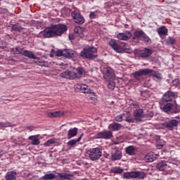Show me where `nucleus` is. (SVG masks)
I'll return each instance as SVG.
<instances>
[{"label": "nucleus", "mask_w": 180, "mask_h": 180, "mask_svg": "<svg viewBox=\"0 0 180 180\" xmlns=\"http://www.w3.org/2000/svg\"><path fill=\"white\" fill-rule=\"evenodd\" d=\"M67 30L65 25L58 24L47 27L40 33L45 38L56 37V36H61L65 32H67Z\"/></svg>", "instance_id": "f257e3e1"}, {"label": "nucleus", "mask_w": 180, "mask_h": 180, "mask_svg": "<svg viewBox=\"0 0 180 180\" xmlns=\"http://www.w3.org/2000/svg\"><path fill=\"white\" fill-rule=\"evenodd\" d=\"M82 58L87 60H94L98 57V49L94 46H86L80 53Z\"/></svg>", "instance_id": "f03ea898"}, {"label": "nucleus", "mask_w": 180, "mask_h": 180, "mask_svg": "<svg viewBox=\"0 0 180 180\" xmlns=\"http://www.w3.org/2000/svg\"><path fill=\"white\" fill-rule=\"evenodd\" d=\"M146 176L147 175L146 173L139 171L127 172L123 174V178L124 179H131V178L135 179H144Z\"/></svg>", "instance_id": "7ed1b4c3"}, {"label": "nucleus", "mask_w": 180, "mask_h": 180, "mask_svg": "<svg viewBox=\"0 0 180 180\" xmlns=\"http://www.w3.org/2000/svg\"><path fill=\"white\" fill-rule=\"evenodd\" d=\"M89 158L91 161H96L102 157V148H94L89 150Z\"/></svg>", "instance_id": "20e7f679"}, {"label": "nucleus", "mask_w": 180, "mask_h": 180, "mask_svg": "<svg viewBox=\"0 0 180 180\" xmlns=\"http://www.w3.org/2000/svg\"><path fill=\"white\" fill-rule=\"evenodd\" d=\"M113 137V134L111 131H103L98 134H96L93 139H103L104 140H109V139H112Z\"/></svg>", "instance_id": "39448f33"}, {"label": "nucleus", "mask_w": 180, "mask_h": 180, "mask_svg": "<svg viewBox=\"0 0 180 180\" xmlns=\"http://www.w3.org/2000/svg\"><path fill=\"white\" fill-rule=\"evenodd\" d=\"M71 15L75 23H77L78 25H83V23H84L85 18H84V16H82L81 13L77 11H72Z\"/></svg>", "instance_id": "423d86ee"}, {"label": "nucleus", "mask_w": 180, "mask_h": 180, "mask_svg": "<svg viewBox=\"0 0 180 180\" xmlns=\"http://www.w3.org/2000/svg\"><path fill=\"white\" fill-rule=\"evenodd\" d=\"M61 78H65L66 79H76L78 78V75L75 72L65 71L60 74Z\"/></svg>", "instance_id": "0eeeda50"}, {"label": "nucleus", "mask_w": 180, "mask_h": 180, "mask_svg": "<svg viewBox=\"0 0 180 180\" xmlns=\"http://www.w3.org/2000/svg\"><path fill=\"white\" fill-rule=\"evenodd\" d=\"M178 124H179V122L176 120H171L162 124L164 127H166L168 130H174V127H178Z\"/></svg>", "instance_id": "6e6552de"}, {"label": "nucleus", "mask_w": 180, "mask_h": 180, "mask_svg": "<svg viewBox=\"0 0 180 180\" xmlns=\"http://www.w3.org/2000/svg\"><path fill=\"white\" fill-rule=\"evenodd\" d=\"M148 74H153V70L151 69H140L139 70L134 73V77L138 78L141 75H148Z\"/></svg>", "instance_id": "1a4fd4ad"}, {"label": "nucleus", "mask_w": 180, "mask_h": 180, "mask_svg": "<svg viewBox=\"0 0 180 180\" xmlns=\"http://www.w3.org/2000/svg\"><path fill=\"white\" fill-rule=\"evenodd\" d=\"M109 46L113 49L116 53H122V46L119 44H117V42H116V40L115 39H110L108 41Z\"/></svg>", "instance_id": "9d476101"}, {"label": "nucleus", "mask_w": 180, "mask_h": 180, "mask_svg": "<svg viewBox=\"0 0 180 180\" xmlns=\"http://www.w3.org/2000/svg\"><path fill=\"white\" fill-rule=\"evenodd\" d=\"M104 78L107 79H112L115 74L113 73V69L111 68H105L103 70Z\"/></svg>", "instance_id": "9b49d317"}, {"label": "nucleus", "mask_w": 180, "mask_h": 180, "mask_svg": "<svg viewBox=\"0 0 180 180\" xmlns=\"http://www.w3.org/2000/svg\"><path fill=\"white\" fill-rule=\"evenodd\" d=\"M122 157L123 154L122 153V150L117 149L112 153L110 160L111 161H119V160H122Z\"/></svg>", "instance_id": "f8f14e48"}, {"label": "nucleus", "mask_w": 180, "mask_h": 180, "mask_svg": "<svg viewBox=\"0 0 180 180\" xmlns=\"http://www.w3.org/2000/svg\"><path fill=\"white\" fill-rule=\"evenodd\" d=\"M117 37L119 40H129V39L131 38V32H130V31H127L126 32L119 33L117 35Z\"/></svg>", "instance_id": "ddd939ff"}, {"label": "nucleus", "mask_w": 180, "mask_h": 180, "mask_svg": "<svg viewBox=\"0 0 180 180\" xmlns=\"http://www.w3.org/2000/svg\"><path fill=\"white\" fill-rule=\"evenodd\" d=\"M162 99L165 102H171V101H174V99H175V94L169 91L164 94Z\"/></svg>", "instance_id": "4468645a"}, {"label": "nucleus", "mask_w": 180, "mask_h": 180, "mask_svg": "<svg viewBox=\"0 0 180 180\" xmlns=\"http://www.w3.org/2000/svg\"><path fill=\"white\" fill-rule=\"evenodd\" d=\"M145 32L143 30H137L134 33L133 40L135 43H140V37L144 36Z\"/></svg>", "instance_id": "2eb2a0df"}, {"label": "nucleus", "mask_w": 180, "mask_h": 180, "mask_svg": "<svg viewBox=\"0 0 180 180\" xmlns=\"http://www.w3.org/2000/svg\"><path fill=\"white\" fill-rule=\"evenodd\" d=\"M157 158H158V155L154 154V153L153 152L148 153L145 156V160L146 161V162H153V161H155Z\"/></svg>", "instance_id": "dca6fc26"}, {"label": "nucleus", "mask_w": 180, "mask_h": 180, "mask_svg": "<svg viewBox=\"0 0 180 180\" xmlns=\"http://www.w3.org/2000/svg\"><path fill=\"white\" fill-rule=\"evenodd\" d=\"M153 54V50L150 49L145 48L144 50L141 51L140 53V57L141 58H147Z\"/></svg>", "instance_id": "f3484780"}, {"label": "nucleus", "mask_w": 180, "mask_h": 180, "mask_svg": "<svg viewBox=\"0 0 180 180\" xmlns=\"http://www.w3.org/2000/svg\"><path fill=\"white\" fill-rule=\"evenodd\" d=\"M18 178V173L16 172H7L5 176V180H16Z\"/></svg>", "instance_id": "a211bd4d"}, {"label": "nucleus", "mask_w": 180, "mask_h": 180, "mask_svg": "<svg viewBox=\"0 0 180 180\" xmlns=\"http://www.w3.org/2000/svg\"><path fill=\"white\" fill-rule=\"evenodd\" d=\"M82 136H84V134H82L77 139H72L69 141L67 143V146H68L70 148H72V147H75V145L77 144V143H79V141H81L82 139Z\"/></svg>", "instance_id": "6ab92c4d"}, {"label": "nucleus", "mask_w": 180, "mask_h": 180, "mask_svg": "<svg viewBox=\"0 0 180 180\" xmlns=\"http://www.w3.org/2000/svg\"><path fill=\"white\" fill-rule=\"evenodd\" d=\"M58 178L60 180H70L74 178V174L68 173H58Z\"/></svg>", "instance_id": "aec40b11"}, {"label": "nucleus", "mask_w": 180, "mask_h": 180, "mask_svg": "<svg viewBox=\"0 0 180 180\" xmlns=\"http://www.w3.org/2000/svg\"><path fill=\"white\" fill-rule=\"evenodd\" d=\"M63 53V57H65L66 58H72V57H75V56H77V52H75V51H71L69 49H64Z\"/></svg>", "instance_id": "412c9836"}, {"label": "nucleus", "mask_w": 180, "mask_h": 180, "mask_svg": "<svg viewBox=\"0 0 180 180\" xmlns=\"http://www.w3.org/2000/svg\"><path fill=\"white\" fill-rule=\"evenodd\" d=\"M39 135H32L28 137V140H31V144L32 146H39L40 144V139H39Z\"/></svg>", "instance_id": "4be33fe9"}, {"label": "nucleus", "mask_w": 180, "mask_h": 180, "mask_svg": "<svg viewBox=\"0 0 180 180\" xmlns=\"http://www.w3.org/2000/svg\"><path fill=\"white\" fill-rule=\"evenodd\" d=\"M77 134H78V128L75 127V128L70 129L68 131L67 137L69 139H72V137H75V136H77Z\"/></svg>", "instance_id": "5701e85b"}, {"label": "nucleus", "mask_w": 180, "mask_h": 180, "mask_svg": "<svg viewBox=\"0 0 180 180\" xmlns=\"http://www.w3.org/2000/svg\"><path fill=\"white\" fill-rule=\"evenodd\" d=\"M108 129L109 130H112V131H119V130L122 129V124L116 122L112 123L108 126Z\"/></svg>", "instance_id": "b1692460"}, {"label": "nucleus", "mask_w": 180, "mask_h": 180, "mask_svg": "<svg viewBox=\"0 0 180 180\" xmlns=\"http://www.w3.org/2000/svg\"><path fill=\"white\" fill-rule=\"evenodd\" d=\"M143 109H139L134 112V117L137 122H141V119L143 118Z\"/></svg>", "instance_id": "393cba45"}, {"label": "nucleus", "mask_w": 180, "mask_h": 180, "mask_svg": "<svg viewBox=\"0 0 180 180\" xmlns=\"http://www.w3.org/2000/svg\"><path fill=\"white\" fill-rule=\"evenodd\" d=\"M157 32L160 36H167L168 34V29L165 26L158 28Z\"/></svg>", "instance_id": "a878e982"}, {"label": "nucleus", "mask_w": 180, "mask_h": 180, "mask_svg": "<svg viewBox=\"0 0 180 180\" xmlns=\"http://www.w3.org/2000/svg\"><path fill=\"white\" fill-rule=\"evenodd\" d=\"M64 115L63 111H56L53 112H49L48 117H60V116H63Z\"/></svg>", "instance_id": "bb28decb"}, {"label": "nucleus", "mask_w": 180, "mask_h": 180, "mask_svg": "<svg viewBox=\"0 0 180 180\" xmlns=\"http://www.w3.org/2000/svg\"><path fill=\"white\" fill-rule=\"evenodd\" d=\"M22 56H25V57H28V58H33V60L37 58V56H34V53L30 51H24Z\"/></svg>", "instance_id": "cd10ccee"}, {"label": "nucleus", "mask_w": 180, "mask_h": 180, "mask_svg": "<svg viewBox=\"0 0 180 180\" xmlns=\"http://www.w3.org/2000/svg\"><path fill=\"white\" fill-rule=\"evenodd\" d=\"M172 108H174V105H172L171 103H167L162 107V109L163 112L168 113V112H171V110H172Z\"/></svg>", "instance_id": "c85d7f7f"}, {"label": "nucleus", "mask_w": 180, "mask_h": 180, "mask_svg": "<svg viewBox=\"0 0 180 180\" xmlns=\"http://www.w3.org/2000/svg\"><path fill=\"white\" fill-rule=\"evenodd\" d=\"M156 168L159 171H165L167 169V162L162 161V162H159L156 165Z\"/></svg>", "instance_id": "c756f323"}, {"label": "nucleus", "mask_w": 180, "mask_h": 180, "mask_svg": "<svg viewBox=\"0 0 180 180\" xmlns=\"http://www.w3.org/2000/svg\"><path fill=\"white\" fill-rule=\"evenodd\" d=\"M125 151L129 155H134L136 153V148L133 146H130L126 148Z\"/></svg>", "instance_id": "7c9ffc66"}, {"label": "nucleus", "mask_w": 180, "mask_h": 180, "mask_svg": "<svg viewBox=\"0 0 180 180\" xmlns=\"http://www.w3.org/2000/svg\"><path fill=\"white\" fill-rule=\"evenodd\" d=\"M34 60H36L34 63L37 64V65H40L41 67H46V65H47V62L40 59L39 57H37Z\"/></svg>", "instance_id": "2f4dec72"}, {"label": "nucleus", "mask_w": 180, "mask_h": 180, "mask_svg": "<svg viewBox=\"0 0 180 180\" xmlns=\"http://www.w3.org/2000/svg\"><path fill=\"white\" fill-rule=\"evenodd\" d=\"M80 91L84 94H92V91L89 89V86L86 84H82Z\"/></svg>", "instance_id": "473e14b6"}, {"label": "nucleus", "mask_w": 180, "mask_h": 180, "mask_svg": "<svg viewBox=\"0 0 180 180\" xmlns=\"http://www.w3.org/2000/svg\"><path fill=\"white\" fill-rule=\"evenodd\" d=\"M122 51L120 53H131V48L127 44H124L123 46H121Z\"/></svg>", "instance_id": "72a5a7b5"}, {"label": "nucleus", "mask_w": 180, "mask_h": 180, "mask_svg": "<svg viewBox=\"0 0 180 180\" xmlns=\"http://www.w3.org/2000/svg\"><path fill=\"white\" fill-rule=\"evenodd\" d=\"M123 120H126V122H131V119L130 118V112L129 111H124L122 114Z\"/></svg>", "instance_id": "f704fd0d"}, {"label": "nucleus", "mask_w": 180, "mask_h": 180, "mask_svg": "<svg viewBox=\"0 0 180 180\" xmlns=\"http://www.w3.org/2000/svg\"><path fill=\"white\" fill-rule=\"evenodd\" d=\"M41 179H44V180L56 179V174L53 173L46 174L41 177Z\"/></svg>", "instance_id": "c9c22d12"}, {"label": "nucleus", "mask_w": 180, "mask_h": 180, "mask_svg": "<svg viewBox=\"0 0 180 180\" xmlns=\"http://www.w3.org/2000/svg\"><path fill=\"white\" fill-rule=\"evenodd\" d=\"M22 29H23V27H22L21 25L19 23H15L13 25L11 30H13L14 32H21Z\"/></svg>", "instance_id": "e433bc0d"}, {"label": "nucleus", "mask_w": 180, "mask_h": 180, "mask_svg": "<svg viewBox=\"0 0 180 180\" xmlns=\"http://www.w3.org/2000/svg\"><path fill=\"white\" fill-rule=\"evenodd\" d=\"M84 30H85V29H84L83 27H76L74 30V32L76 34H84Z\"/></svg>", "instance_id": "4c0bfd02"}, {"label": "nucleus", "mask_w": 180, "mask_h": 180, "mask_svg": "<svg viewBox=\"0 0 180 180\" xmlns=\"http://www.w3.org/2000/svg\"><path fill=\"white\" fill-rule=\"evenodd\" d=\"M57 140L56 139H49L46 142L44 143V147H50L51 144H55Z\"/></svg>", "instance_id": "58836bf2"}, {"label": "nucleus", "mask_w": 180, "mask_h": 180, "mask_svg": "<svg viewBox=\"0 0 180 180\" xmlns=\"http://www.w3.org/2000/svg\"><path fill=\"white\" fill-rule=\"evenodd\" d=\"M76 71L77 72V75H78V77H76V79H78L79 78H81V76L84 74V68L79 67L76 69Z\"/></svg>", "instance_id": "ea45409f"}, {"label": "nucleus", "mask_w": 180, "mask_h": 180, "mask_svg": "<svg viewBox=\"0 0 180 180\" xmlns=\"http://www.w3.org/2000/svg\"><path fill=\"white\" fill-rule=\"evenodd\" d=\"M123 171H124V169L120 167H115L113 169L114 174H123Z\"/></svg>", "instance_id": "a19ab883"}, {"label": "nucleus", "mask_w": 180, "mask_h": 180, "mask_svg": "<svg viewBox=\"0 0 180 180\" xmlns=\"http://www.w3.org/2000/svg\"><path fill=\"white\" fill-rule=\"evenodd\" d=\"M11 53H13V54H20V53H22V49L19 47L13 48L11 49Z\"/></svg>", "instance_id": "79ce46f5"}, {"label": "nucleus", "mask_w": 180, "mask_h": 180, "mask_svg": "<svg viewBox=\"0 0 180 180\" xmlns=\"http://www.w3.org/2000/svg\"><path fill=\"white\" fill-rule=\"evenodd\" d=\"M89 18L90 19H96L98 18V11L91 12Z\"/></svg>", "instance_id": "37998d69"}, {"label": "nucleus", "mask_w": 180, "mask_h": 180, "mask_svg": "<svg viewBox=\"0 0 180 180\" xmlns=\"http://www.w3.org/2000/svg\"><path fill=\"white\" fill-rule=\"evenodd\" d=\"M115 86H116V84H115L114 82L111 81L108 82V89H110V91H113V89H115Z\"/></svg>", "instance_id": "c03bdc74"}, {"label": "nucleus", "mask_w": 180, "mask_h": 180, "mask_svg": "<svg viewBox=\"0 0 180 180\" xmlns=\"http://www.w3.org/2000/svg\"><path fill=\"white\" fill-rule=\"evenodd\" d=\"M12 124L10 122H0V129H4V127H11Z\"/></svg>", "instance_id": "a18cd8bd"}, {"label": "nucleus", "mask_w": 180, "mask_h": 180, "mask_svg": "<svg viewBox=\"0 0 180 180\" xmlns=\"http://www.w3.org/2000/svg\"><path fill=\"white\" fill-rule=\"evenodd\" d=\"M166 43L167 44H174V43H175V39H174L173 37H169L166 39Z\"/></svg>", "instance_id": "49530a36"}, {"label": "nucleus", "mask_w": 180, "mask_h": 180, "mask_svg": "<svg viewBox=\"0 0 180 180\" xmlns=\"http://www.w3.org/2000/svg\"><path fill=\"white\" fill-rule=\"evenodd\" d=\"M143 37L145 43H150V41H151V39H150V37L146 34V32L143 34V37Z\"/></svg>", "instance_id": "de8ad7c7"}, {"label": "nucleus", "mask_w": 180, "mask_h": 180, "mask_svg": "<svg viewBox=\"0 0 180 180\" xmlns=\"http://www.w3.org/2000/svg\"><path fill=\"white\" fill-rule=\"evenodd\" d=\"M56 56L57 57H61L63 56L64 57V50H58L56 52Z\"/></svg>", "instance_id": "09e8293b"}, {"label": "nucleus", "mask_w": 180, "mask_h": 180, "mask_svg": "<svg viewBox=\"0 0 180 180\" xmlns=\"http://www.w3.org/2000/svg\"><path fill=\"white\" fill-rule=\"evenodd\" d=\"M172 84L174 86H177V85H180V79H176L172 81Z\"/></svg>", "instance_id": "8fccbe9b"}, {"label": "nucleus", "mask_w": 180, "mask_h": 180, "mask_svg": "<svg viewBox=\"0 0 180 180\" xmlns=\"http://www.w3.org/2000/svg\"><path fill=\"white\" fill-rule=\"evenodd\" d=\"M174 113H180V106L176 105L173 109Z\"/></svg>", "instance_id": "3c124183"}, {"label": "nucleus", "mask_w": 180, "mask_h": 180, "mask_svg": "<svg viewBox=\"0 0 180 180\" xmlns=\"http://www.w3.org/2000/svg\"><path fill=\"white\" fill-rule=\"evenodd\" d=\"M122 120H123V115H122V114L115 117V121L116 122H122Z\"/></svg>", "instance_id": "603ef678"}, {"label": "nucleus", "mask_w": 180, "mask_h": 180, "mask_svg": "<svg viewBox=\"0 0 180 180\" xmlns=\"http://www.w3.org/2000/svg\"><path fill=\"white\" fill-rule=\"evenodd\" d=\"M82 84H75V91H77V92H79V91H81V86H82Z\"/></svg>", "instance_id": "864d4df0"}, {"label": "nucleus", "mask_w": 180, "mask_h": 180, "mask_svg": "<svg viewBox=\"0 0 180 180\" xmlns=\"http://www.w3.org/2000/svg\"><path fill=\"white\" fill-rule=\"evenodd\" d=\"M148 117H153V116H154V112L153 111L149 112V113H148Z\"/></svg>", "instance_id": "5fc2aeb1"}, {"label": "nucleus", "mask_w": 180, "mask_h": 180, "mask_svg": "<svg viewBox=\"0 0 180 180\" xmlns=\"http://www.w3.org/2000/svg\"><path fill=\"white\" fill-rule=\"evenodd\" d=\"M25 129H27V130H30V131H33V127L32 126L26 127Z\"/></svg>", "instance_id": "6e6d98bb"}, {"label": "nucleus", "mask_w": 180, "mask_h": 180, "mask_svg": "<svg viewBox=\"0 0 180 180\" xmlns=\"http://www.w3.org/2000/svg\"><path fill=\"white\" fill-rule=\"evenodd\" d=\"M93 97H90V99H96V94L95 93L91 92Z\"/></svg>", "instance_id": "4d7b16f0"}, {"label": "nucleus", "mask_w": 180, "mask_h": 180, "mask_svg": "<svg viewBox=\"0 0 180 180\" xmlns=\"http://www.w3.org/2000/svg\"><path fill=\"white\" fill-rule=\"evenodd\" d=\"M158 148H162L163 146L162 145H158Z\"/></svg>", "instance_id": "13d9d810"}, {"label": "nucleus", "mask_w": 180, "mask_h": 180, "mask_svg": "<svg viewBox=\"0 0 180 180\" xmlns=\"http://www.w3.org/2000/svg\"><path fill=\"white\" fill-rule=\"evenodd\" d=\"M105 158H109V154L105 155Z\"/></svg>", "instance_id": "bf43d9fd"}, {"label": "nucleus", "mask_w": 180, "mask_h": 180, "mask_svg": "<svg viewBox=\"0 0 180 180\" xmlns=\"http://www.w3.org/2000/svg\"><path fill=\"white\" fill-rule=\"evenodd\" d=\"M4 155L3 152H0V157H2V155Z\"/></svg>", "instance_id": "052dcab7"}, {"label": "nucleus", "mask_w": 180, "mask_h": 180, "mask_svg": "<svg viewBox=\"0 0 180 180\" xmlns=\"http://www.w3.org/2000/svg\"><path fill=\"white\" fill-rule=\"evenodd\" d=\"M124 27H126V28L129 27V25L126 24V25H124Z\"/></svg>", "instance_id": "680f3d73"}, {"label": "nucleus", "mask_w": 180, "mask_h": 180, "mask_svg": "<svg viewBox=\"0 0 180 180\" xmlns=\"http://www.w3.org/2000/svg\"><path fill=\"white\" fill-rule=\"evenodd\" d=\"M113 150L116 149V148H112Z\"/></svg>", "instance_id": "e2e57ef3"}, {"label": "nucleus", "mask_w": 180, "mask_h": 180, "mask_svg": "<svg viewBox=\"0 0 180 180\" xmlns=\"http://www.w3.org/2000/svg\"><path fill=\"white\" fill-rule=\"evenodd\" d=\"M69 39H71V37H69Z\"/></svg>", "instance_id": "0e129e2a"}]
</instances>
